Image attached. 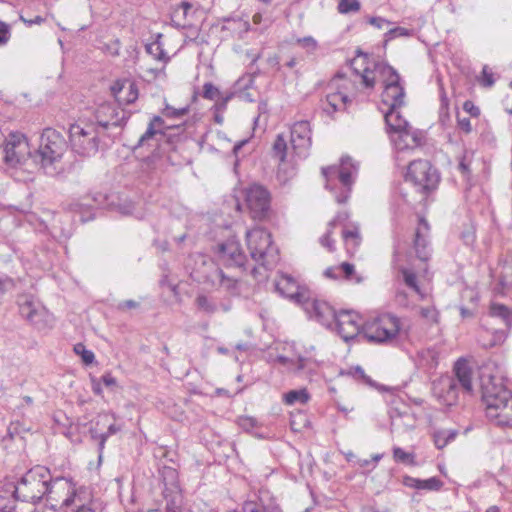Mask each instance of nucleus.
<instances>
[{
	"mask_svg": "<svg viewBox=\"0 0 512 512\" xmlns=\"http://www.w3.org/2000/svg\"><path fill=\"white\" fill-rule=\"evenodd\" d=\"M319 364L310 358L297 357L295 362V374L312 379L318 373Z\"/></svg>",
	"mask_w": 512,
	"mask_h": 512,
	"instance_id": "obj_33",
	"label": "nucleus"
},
{
	"mask_svg": "<svg viewBox=\"0 0 512 512\" xmlns=\"http://www.w3.org/2000/svg\"><path fill=\"white\" fill-rule=\"evenodd\" d=\"M238 424L243 430L250 432L253 428L257 427L258 423L255 418L244 416L238 419Z\"/></svg>",
	"mask_w": 512,
	"mask_h": 512,
	"instance_id": "obj_54",
	"label": "nucleus"
},
{
	"mask_svg": "<svg viewBox=\"0 0 512 512\" xmlns=\"http://www.w3.org/2000/svg\"><path fill=\"white\" fill-rule=\"evenodd\" d=\"M135 207L132 202H125L119 205V212L122 215L129 216L134 215Z\"/></svg>",
	"mask_w": 512,
	"mask_h": 512,
	"instance_id": "obj_63",
	"label": "nucleus"
},
{
	"mask_svg": "<svg viewBox=\"0 0 512 512\" xmlns=\"http://www.w3.org/2000/svg\"><path fill=\"white\" fill-rule=\"evenodd\" d=\"M221 93L217 87H215L212 83H205L203 86V97L209 100L218 101L220 99Z\"/></svg>",
	"mask_w": 512,
	"mask_h": 512,
	"instance_id": "obj_49",
	"label": "nucleus"
},
{
	"mask_svg": "<svg viewBox=\"0 0 512 512\" xmlns=\"http://www.w3.org/2000/svg\"><path fill=\"white\" fill-rule=\"evenodd\" d=\"M0 154L4 163L11 168L22 165L31 155L27 138L21 133H10L5 138Z\"/></svg>",
	"mask_w": 512,
	"mask_h": 512,
	"instance_id": "obj_14",
	"label": "nucleus"
},
{
	"mask_svg": "<svg viewBox=\"0 0 512 512\" xmlns=\"http://www.w3.org/2000/svg\"><path fill=\"white\" fill-rule=\"evenodd\" d=\"M352 85L351 81L344 75L336 74L327 85V94L322 103L323 111L329 115L346 109L349 102L348 90Z\"/></svg>",
	"mask_w": 512,
	"mask_h": 512,
	"instance_id": "obj_12",
	"label": "nucleus"
},
{
	"mask_svg": "<svg viewBox=\"0 0 512 512\" xmlns=\"http://www.w3.org/2000/svg\"><path fill=\"white\" fill-rule=\"evenodd\" d=\"M310 306L314 312V317L318 322L327 328L333 327L338 316V312H336L330 304L325 301L315 300L310 304Z\"/></svg>",
	"mask_w": 512,
	"mask_h": 512,
	"instance_id": "obj_26",
	"label": "nucleus"
},
{
	"mask_svg": "<svg viewBox=\"0 0 512 512\" xmlns=\"http://www.w3.org/2000/svg\"><path fill=\"white\" fill-rule=\"evenodd\" d=\"M217 274L218 277L211 282V287L223 288L231 293H234L237 290L238 281L235 278L226 276L220 268H218Z\"/></svg>",
	"mask_w": 512,
	"mask_h": 512,
	"instance_id": "obj_38",
	"label": "nucleus"
},
{
	"mask_svg": "<svg viewBox=\"0 0 512 512\" xmlns=\"http://www.w3.org/2000/svg\"><path fill=\"white\" fill-rule=\"evenodd\" d=\"M405 180L412 183L418 192L427 194L437 188L440 176L428 160L420 159L409 164Z\"/></svg>",
	"mask_w": 512,
	"mask_h": 512,
	"instance_id": "obj_9",
	"label": "nucleus"
},
{
	"mask_svg": "<svg viewBox=\"0 0 512 512\" xmlns=\"http://www.w3.org/2000/svg\"><path fill=\"white\" fill-rule=\"evenodd\" d=\"M342 237L346 246V250L353 255L361 244V236L359 227L355 224L345 225L342 231Z\"/></svg>",
	"mask_w": 512,
	"mask_h": 512,
	"instance_id": "obj_31",
	"label": "nucleus"
},
{
	"mask_svg": "<svg viewBox=\"0 0 512 512\" xmlns=\"http://www.w3.org/2000/svg\"><path fill=\"white\" fill-rule=\"evenodd\" d=\"M361 4L358 0H339L337 9L341 14H349L358 12Z\"/></svg>",
	"mask_w": 512,
	"mask_h": 512,
	"instance_id": "obj_45",
	"label": "nucleus"
},
{
	"mask_svg": "<svg viewBox=\"0 0 512 512\" xmlns=\"http://www.w3.org/2000/svg\"><path fill=\"white\" fill-rule=\"evenodd\" d=\"M17 303L21 316L37 329H46L53 325L52 314L33 295H20Z\"/></svg>",
	"mask_w": 512,
	"mask_h": 512,
	"instance_id": "obj_13",
	"label": "nucleus"
},
{
	"mask_svg": "<svg viewBox=\"0 0 512 512\" xmlns=\"http://www.w3.org/2000/svg\"><path fill=\"white\" fill-rule=\"evenodd\" d=\"M296 42L300 47H302L309 53L314 52L318 47L317 41L311 36L298 38Z\"/></svg>",
	"mask_w": 512,
	"mask_h": 512,
	"instance_id": "obj_50",
	"label": "nucleus"
},
{
	"mask_svg": "<svg viewBox=\"0 0 512 512\" xmlns=\"http://www.w3.org/2000/svg\"><path fill=\"white\" fill-rule=\"evenodd\" d=\"M402 483L406 487L418 490V486H419V479L418 478H414L412 476L406 475V476L403 477Z\"/></svg>",
	"mask_w": 512,
	"mask_h": 512,
	"instance_id": "obj_64",
	"label": "nucleus"
},
{
	"mask_svg": "<svg viewBox=\"0 0 512 512\" xmlns=\"http://www.w3.org/2000/svg\"><path fill=\"white\" fill-rule=\"evenodd\" d=\"M312 145L311 126L306 120L295 122L291 127V146L295 155L305 159Z\"/></svg>",
	"mask_w": 512,
	"mask_h": 512,
	"instance_id": "obj_19",
	"label": "nucleus"
},
{
	"mask_svg": "<svg viewBox=\"0 0 512 512\" xmlns=\"http://www.w3.org/2000/svg\"><path fill=\"white\" fill-rule=\"evenodd\" d=\"M51 480L50 470L41 465H36L26 471L21 478L15 482L18 489V498L21 502L37 504L44 499L47 493V483Z\"/></svg>",
	"mask_w": 512,
	"mask_h": 512,
	"instance_id": "obj_4",
	"label": "nucleus"
},
{
	"mask_svg": "<svg viewBox=\"0 0 512 512\" xmlns=\"http://www.w3.org/2000/svg\"><path fill=\"white\" fill-rule=\"evenodd\" d=\"M197 308L206 314H213L217 311L216 303L205 295H198L195 299Z\"/></svg>",
	"mask_w": 512,
	"mask_h": 512,
	"instance_id": "obj_41",
	"label": "nucleus"
},
{
	"mask_svg": "<svg viewBox=\"0 0 512 512\" xmlns=\"http://www.w3.org/2000/svg\"><path fill=\"white\" fill-rule=\"evenodd\" d=\"M399 333L400 320L392 314H382L362 326V335L370 343L393 345Z\"/></svg>",
	"mask_w": 512,
	"mask_h": 512,
	"instance_id": "obj_5",
	"label": "nucleus"
},
{
	"mask_svg": "<svg viewBox=\"0 0 512 512\" xmlns=\"http://www.w3.org/2000/svg\"><path fill=\"white\" fill-rule=\"evenodd\" d=\"M275 361L280 365L286 367L289 371L295 372L296 358H289L283 355H278Z\"/></svg>",
	"mask_w": 512,
	"mask_h": 512,
	"instance_id": "obj_57",
	"label": "nucleus"
},
{
	"mask_svg": "<svg viewBox=\"0 0 512 512\" xmlns=\"http://www.w3.org/2000/svg\"><path fill=\"white\" fill-rule=\"evenodd\" d=\"M471 163H472V153L465 151L464 154L459 158L458 162V170L462 173V175L466 178H469L471 175Z\"/></svg>",
	"mask_w": 512,
	"mask_h": 512,
	"instance_id": "obj_47",
	"label": "nucleus"
},
{
	"mask_svg": "<svg viewBox=\"0 0 512 512\" xmlns=\"http://www.w3.org/2000/svg\"><path fill=\"white\" fill-rule=\"evenodd\" d=\"M455 377L442 376L433 384V391L437 398L447 406L456 404L459 387L466 392L472 391V369L464 359H459L454 365Z\"/></svg>",
	"mask_w": 512,
	"mask_h": 512,
	"instance_id": "obj_3",
	"label": "nucleus"
},
{
	"mask_svg": "<svg viewBox=\"0 0 512 512\" xmlns=\"http://www.w3.org/2000/svg\"><path fill=\"white\" fill-rule=\"evenodd\" d=\"M358 169V163L349 156H343L339 165L322 168L325 188L334 194L337 203H345L350 197Z\"/></svg>",
	"mask_w": 512,
	"mask_h": 512,
	"instance_id": "obj_2",
	"label": "nucleus"
},
{
	"mask_svg": "<svg viewBox=\"0 0 512 512\" xmlns=\"http://www.w3.org/2000/svg\"><path fill=\"white\" fill-rule=\"evenodd\" d=\"M456 435V430L439 429L433 432L432 438L436 448L443 449L455 439Z\"/></svg>",
	"mask_w": 512,
	"mask_h": 512,
	"instance_id": "obj_37",
	"label": "nucleus"
},
{
	"mask_svg": "<svg viewBox=\"0 0 512 512\" xmlns=\"http://www.w3.org/2000/svg\"><path fill=\"white\" fill-rule=\"evenodd\" d=\"M68 148L64 136L52 128H46L40 137L37 156L40 157L42 168L47 174H54V164L59 162Z\"/></svg>",
	"mask_w": 512,
	"mask_h": 512,
	"instance_id": "obj_6",
	"label": "nucleus"
},
{
	"mask_svg": "<svg viewBox=\"0 0 512 512\" xmlns=\"http://www.w3.org/2000/svg\"><path fill=\"white\" fill-rule=\"evenodd\" d=\"M351 373L355 379L361 380L363 383L367 385H373V381L371 380V378L365 374L364 370L360 366L353 368Z\"/></svg>",
	"mask_w": 512,
	"mask_h": 512,
	"instance_id": "obj_55",
	"label": "nucleus"
},
{
	"mask_svg": "<svg viewBox=\"0 0 512 512\" xmlns=\"http://www.w3.org/2000/svg\"><path fill=\"white\" fill-rule=\"evenodd\" d=\"M324 275L331 279H345L354 283H361L362 277L357 275L353 264L343 262L340 265L328 267Z\"/></svg>",
	"mask_w": 512,
	"mask_h": 512,
	"instance_id": "obj_27",
	"label": "nucleus"
},
{
	"mask_svg": "<svg viewBox=\"0 0 512 512\" xmlns=\"http://www.w3.org/2000/svg\"><path fill=\"white\" fill-rule=\"evenodd\" d=\"M398 108H389L385 113V122L388 127L389 134L401 131L411 127L409 123L400 115Z\"/></svg>",
	"mask_w": 512,
	"mask_h": 512,
	"instance_id": "obj_34",
	"label": "nucleus"
},
{
	"mask_svg": "<svg viewBox=\"0 0 512 512\" xmlns=\"http://www.w3.org/2000/svg\"><path fill=\"white\" fill-rule=\"evenodd\" d=\"M481 391L486 416L498 426L512 427V392L491 375L481 376Z\"/></svg>",
	"mask_w": 512,
	"mask_h": 512,
	"instance_id": "obj_1",
	"label": "nucleus"
},
{
	"mask_svg": "<svg viewBox=\"0 0 512 512\" xmlns=\"http://www.w3.org/2000/svg\"><path fill=\"white\" fill-rule=\"evenodd\" d=\"M241 512H281L276 504L265 506L259 494L249 495L243 502Z\"/></svg>",
	"mask_w": 512,
	"mask_h": 512,
	"instance_id": "obj_30",
	"label": "nucleus"
},
{
	"mask_svg": "<svg viewBox=\"0 0 512 512\" xmlns=\"http://www.w3.org/2000/svg\"><path fill=\"white\" fill-rule=\"evenodd\" d=\"M405 91L401 83L386 85L382 92V102L388 108H399L404 104Z\"/></svg>",
	"mask_w": 512,
	"mask_h": 512,
	"instance_id": "obj_28",
	"label": "nucleus"
},
{
	"mask_svg": "<svg viewBox=\"0 0 512 512\" xmlns=\"http://www.w3.org/2000/svg\"><path fill=\"white\" fill-rule=\"evenodd\" d=\"M389 413L392 431L399 430L402 426L405 428H412L414 426L412 416L407 409L403 412H400L397 409H391Z\"/></svg>",
	"mask_w": 512,
	"mask_h": 512,
	"instance_id": "obj_35",
	"label": "nucleus"
},
{
	"mask_svg": "<svg viewBox=\"0 0 512 512\" xmlns=\"http://www.w3.org/2000/svg\"><path fill=\"white\" fill-rule=\"evenodd\" d=\"M490 314L501 318L507 326H512V312L507 306L494 303L490 307Z\"/></svg>",
	"mask_w": 512,
	"mask_h": 512,
	"instance_id": "obj_39",
	"label": "nucleus"
},
{
	"mask_svg": "<svg viewBox=\"0 0 512 512\" xmlns=\"http://www.w3.org/2000/svg\"><path fill=\"white\" fill-rule=\"evenodd\" d=\"M363 324L361 317L357 313L343 310L338 312V316L333 326H335L337 334L344 341L348 342L353 340L360 332H362Z\"/></svg>",
	"mask_w": 512,
	"mask_h": 512,
	"instance_id": "obj_20",
	"label": "nucleus"
},
{
	"mask_svg": "<svg viewBox=\"0 0 512 512\" xmlns=\"http://www.w3.org/2000/svg\"><path fill=\"white\" fill-rule=\"evenodd\" d=\"M218 259L226 267L244 269L247 257L236 238H229L217 246Z\"/></svg>",
	"mask_w": 512,
	"mask_h": 512,
	"instance_id": "obj_18",
	"label": "nucleus"
},
{
	"mask_svg": "<svg viewBox=\"0 0 512 512\" xmlns=\"http://www.w3.org/2000/svg\"><path fill=\"white\" fill-rule=\"evenodd\" d=\"M287 141L282 134H278L273 143V155L278 158V160L283 163L286 159L287 155Z\"/></svg>",
	"mask_w": 512,
	"mask_h": 512,
	"instance_id": "obj_40",
	"label": "nucleus"
},
{
	"mask_svg": "<svg viewBox=\"0 0 512 512\" xmlns=\"http://www.w3.org/2000/svg\"><path fill=\"white\" fill-rule=\"evenodd\" d=\"M74 352L81 356V359L85 365H90L95 360V355L91 350L86 349L83 343H77L73 348Z\"/></svg>",
	"mask_w": 512,
	"mask_h": 512,
	"instance_id": "obj_46",
	"label": "nucleus"
},
{
	"mask_svg": "<svg viewBox=\"0 0 512 512\" xmlns=\"http://www.w3.org/2000/svg\"><path fill=\"white\" fill-rule=\"evenodd\" d=\"M138 98V90L134 84H129L128 94L124 99L118 97L119 102H123L125 104H131Z\"/></svg>",
	"mask_w": 512,
	"mask_h": 512,
	"instance_id": "obj_58",
	"label": "nucleus"
},
{
	"mask_svg": "<svg viewBox=\"0 0 512 512\" xmlns=\"http://www.w3.org/2000/svg\"><path fill=\"white\" fill-rule=\"evenodd\" d=\"M334 228H327V232L319 239L322 247L326 248L329 252L335 251V241L331 238Z\"/></svg>",
	"mask_w": 512,
	"mask_h": 512,
	"instance_id": "obj_51",
	"label": "nucleus"
},
{
	"mask_svg": "<svg viewBox=\"0 0 512 512\" xmlns=\"http://www.w3.org/2000/svg\"><path fill=\"white\" fill-rule=\"evenodd\" d=\"M177 471L173 468L163 470L165 489L164 497L167 501L166 512H181V494L177 482Z\"/></svg>",
	"mask_w": 512,
	"mask_h": 512,
	"instance_id": "obj_21",
	"label": "nucleus"
},
{
	"mask_svg": "<svg viewBox=\"0 0 512 512\" xmlns=\"http://www.w3.org/2000/svg\"><path fill=\"white\" fill-rule=\"evenodd\" d=\"M443 486V482L438 477L428 479H419L418 490L438 491Z\"/></svg>",
	"mask_w": 512,
	"mask_h": 512,
	"instance_id": "obj_48",
	"label": "nucleus"
},
{
	"mask_svg": "<svg viewBox=\"0 0 512 512\" xmlns=\"http://www.w3.org/2000/svg\"><path fill=\"white\" fill-rule=\"evenodd\" d=\"M311 398L306 388L290 390L283 394L282 400L286 405L306 404Z\"/></svg>",
	"mask_w": 512,
	"mask_h": 512,
	"instance_id": "obj_36",
	"label": "nucleus"
},
{
	"mask_svg": "<svg viewBox=\"0 0 512 512\" xmlns=\"http://www.w3.org/2000/svg\"><path fill=\"white\" fill-rule=\"evenodd\" d=\"M276 290L284 297L300 302L303 295L299 292V285L288 275H281L275 284Z\"/></svg>",
	"mask_w": 512,
	"mask_h": 512,
	"instance_id": "obj_29",
	"label": "nucleus"
},
{
	"mask_svg": "<svg viewBox=\"0 0 512 512\" xmlns=\"http://www.w3.org/2000/svg\"><path fill=\"white\" fill-rule=\"evenodd\" d=\"M75 484L70 478L56 477L47 483V493L44 498L47 505L53 510L70 507L75 500Z\"/></svg>",
	"mask_w": 512,
	"mask_h": 512,
	"instance_id": "obj_11",
	"label": "nucleus"
},
{
	"mask_svg": "<svg viewBox=\"0 0 512 512\" xmlns=\"http://www.w3.org/2000/svg\"><path fill=\"white\" fill-rule=\"evenodd\" d=\"M10 39V27L7 23L0 21V46L5 45Z\"/></svg>",
	"mask_w": 512,
	"mask_h": 512,
	"instance_id": "obj_59",
	"label": "nucleus"
},
{
	"mask_svg": "<svg viewBox=\"0 0 512 512\" xmlns=\"http://www.w3.org/2000/svg\"><path fill=\"white\" fill-rule=\"evenodd\" d=\"M390 139L398 151L413 149L420 144L418 131L412 130L411 127L391 133Z\"/></svg>",
	"mask_w": 512,
	"mask_h": 512,
	"instance_id": "obj_24",
	"label": "nucleus"
},
{
	"mask_svg": "<svg viewBox=\"0 0 512 512\" xmlns=\"http://www.w3.org/2000/svg\"><path fill=\"white\" fill-rule=\"evenodd\" d=\"M495 80L493 78V73L489 70L487 66L483 67L482 70V84L486 87H491L494 84Z\"/></svg>",
	"mask_w": 512,
	"mask_h": 512,
	"instance_id": "obj_61",
	"label": "nucleus"
},
{
	"mask_svg": "<svg viewBox=\"0 0 512 512\" xmlns=\"http://www.w3.org/2000/svg\"><path fill=\"white\" fill-rule=\"evenodd\" d=\"M164 120L160 116H154L148 124L144 134L138 140L136 147L155 146L164 134Z\"/></svg>",
	"mask_w": 512,
	"mask_h": 512,
	"instance_id": "obj_23",
	"label": "nucleus"
},
{
	"mask_svg": "<svg viewBox=\"0 0 512 512\" xmlns=\"http://www.w3.org/2000/svg\"><path fill=\"white\" fill-rule=\"evenodd\" d=\"M420 315L424 319H426L432 323H436L438 321V312L434 306L421 307Z\"/></svg>",
	"mask_w": 512,
	"mask_h": 512,
	"instance_id": "obj_52",
	"label": "nucleus"
},
{
	"mask_svg": "<svg viewBox=\"0 0 512 512\" xmlns=\"http://www.w3.org/2000/svg\"><path fill=\"white\" fill-rule=\"evenodd\" d=\"M408 34L409 33H408L407 29H405L403 27H396V28L390 29L385 34V37H386V40H391V39L399 37V36H407Z\"/></svg>",
	"mask_w": 512,
	"mask_h": 512,
	"instance_id": "obj_60",
	"label": "nucleus"
},
{
	"mask_svg": "<svg viewBox=\"0 0 512 512\" xmlns=\"http://www.w3.org/2000/svg\"><path fill=\"white\" fill-rule=\"evenodd\" d=\"M428 232L429 224L425 219L421 218L415 230L412 249L416 258L422 262L427 261L430 257Z\"/></svg>",
	"mask_w": 512,
	"mask_h": 512,
	"instance_id": "obj_22",
	"label": "nucleus"
},
{
	"mask_svg": "<svg viewBox=\"0 0 512 512\" xmlns=\"http://www.w3.org/2000/svg\"><path fill=\"white\" fill-rule=\"evenodd\" d=\"M187 113H188V108L175 109L169 105H167L163 110L164 116L169 117V118H180Z\"/></svg>",
	"mask_w": 512,
	"mask_h": 512,
	"instance_id": "obj_53",
	"label": "nucleus"
},
{
	"mask_svg": "<svg viewBox=\"0 0 512 512\" xmlns=\"http://www.w3.org/2000/svg\"><path fill=\"white\" fill-rule=\"evenodd\" d=\"M146 52L153 56L156 60L164 61L165 63L169 60V57H166V53L162 48L161 43L158 41L147 44Z\"/></svg>",
	"mask_w": 512,
	"mask_h": 512,
	"instance_id": "obj_44",
	"label": "nucleus"
},
{
	"mask_svg": "<svg viewBox=\"0 0 512 512\" xmlns=\"http://www.w3.org/2000/svg\"><path fill=\"white\" fill-rule=\"evenodd\" d=\"M393 458L396 462L408 464L411 466L417 465L415 454L408 453L400 447H395L393 449Z\"/></svg>",
	"mask_w": 512,
	"mask_h": 512,
	"instance_id": "obj_42",
	"label": "nucleus"
},
{
	"mask_svg": "<svg viewBox=\"0 0 512 512\" xmlns=\"http://www.w3.org/2000/svg\"><path fill=\"white\" fill-rule=\"evenodd\" d=\"M349 218V215L347 212H339L329 223V228H335L337 224H343L347 219Z\"/></svg>",
	"mask_w": 512,
	"mask_h": 512,
	"instance_id": "obj_62",
	"label": "nucleus"
},
{
	"mask_svg": "<svg viewBox=\"0 0 512 512\" xmlns=\"http://www.w3.org/2000/svg\"><path fill=\"white\" fill-rule=\"evenodd\" d=\"M20 501L18 498V489L15 482L5 481L0 484V510L2 512H12L16 503Z\"/></svg>",
	"mask_w": 512,
	"mask_h": 512,
	"instance_id": "obj_25",
	"label": "nucleus"
},
{
	"mask_svg": "<svg viewBox=\"0 0 512 512\" xmlns=\"http://www.w3.org/2000/svg\"><path fill=\"white\" fill-rule=\"evenodd\" d=\"M270 193L258 184H253L245 191V202L253 219H264L270 210Z\"/></svg>",
	"mask_w": 512,
	"mask_h": 512,
	"instance_id": "obj_16",
	"label": "nucleus"
},
{
	"mask_svg": "<svg viewBox=\"0 0 512 512\" xmlns=\"http://www.w3.org/2000/svg\"><path fill=\"white\" fill-rule=\"evenodd\" d=\"M185 268L190 277L200 284L210 286L218 277V265L202 253L191 254L186 260Z\"/></svg>",
	"mask_w": 512,
	"mask_h": 512,
	"instance_id": "obj_15",
	"label": "nucleus"
},
{
	"mask_svg": "<svg viewBox=\"0 0 512 512\" xmlns=\"http://www.w3.org/2000/svg\"><path fill=\"white\" fill-rule=\"evenodd\" d=\"M399 273L402 275L404 284L414 292L420 300H424L428 297V292L420 287L417 276L412 270L406 267H400Z\"/></svg>",
	"mask_w": 512,
	"mask_h": 512,
	"instance_id": "obj_32",
	"label": "nucleus"
},
{
	"mask_svg": "<svg viewBox=\"0 0 512 512\" xmlns=\"http://www.w3.org/2000/svg\"><path fill=\"white\" fill-rule=\"evenodd\" d=\"M367 59V55L362 54L360 57L355 58L352 61L354 71L360 75L362 83L365 87L373 88L377 79L383 82L384 87L386 85H397L400 83V75L397 73V71L384 62H373V68L367 66L363 69L362 72H360L355 65H357L360 60L365 62Z\"/></svg>",
	"mask_w": 512,
	"mask_h": 512,
	"instance_id": "obj_10",
	"label": "nucleus"
},
{
	"mask_svg": "<svg viewBox=\"0 0 512 512\" xmlns=\"http://www.w3.org/2000/svg\"><path fill=\"white\" fill-rule=\"evenodd\" d=\"M119 430H120V428L118 426H116L115 424H111L108 427L107 432L93 435V438L99 441V443H98L99 461H101V459H102V453H103V449L105 447L106 440L108 439L109 436L117 433Z\"/></svg>",
	"mask_w": 512,
	"mask_h": 512,
	"instance_id": "obj_43",
	"label": "nucleus"
},
{
	"mask_svg": "<svg viewBox=\"0 0 512 512\" xmlns=\"http://www.w3.org/2000/svg\"><path fill=\"white\" fill-rule=\"evenodd\" d=\"M251 258L265 268H272L278 262V249L272 245L271 234L264 228L255 227L246 232Z\"/></svg>",
	"mask_w": 512,
	"mask_h": 512,
	"instance_id": "obj_7",
	"label": "nucleus"
},
{
	"mask_svg": "<svg viewBox=\"0 0 512 512\" xmlns=\"http://www.w3.org/2000/svg\"><path fill=\"white\" fill-rule=\"evenodd\" d=\"M101 132L93 123H78L70 127L69 137L74 152L81 156L95 155Z\"/></svg>",
	"mask_w": 512,
	"mask_h": 512,
	"instance_id": "obj_8",
	"label": "nucleus"
},
{
	"mask_svg": "<svg viewBox=\"0 0 512 512\" xmlns=\"http://www.w3.org/2000/svg\"><path fill=\"white\" fill-rule=\"evenodd\" d=\"M129 116L130 115L125 110H119L114 104L103 103L95 110V122L92 123L101 132L110 126L124 125L127 122Z\"/></svg>",
	"mask_w": 512,
	"mask_h": 512,
	"instance_id": "obj_17",
	"label": "nucleus"
},
{
	"mask_svg": "<svg viewBox=\"0 0 512 512\" xmlns=\"http://www.w3.org/2000/svg\"><path fill=\"white\" fill-rule=\"evenodd\" d=\"M461 240L465 245L471 246L475 241V231L473 227H468L460 234Z\"/></svg>",
	"mask_w": 512,
	"mask_h": 512,
	"instance_id": "obj_56",
	"label": "nucleus"
}]
</instances>
